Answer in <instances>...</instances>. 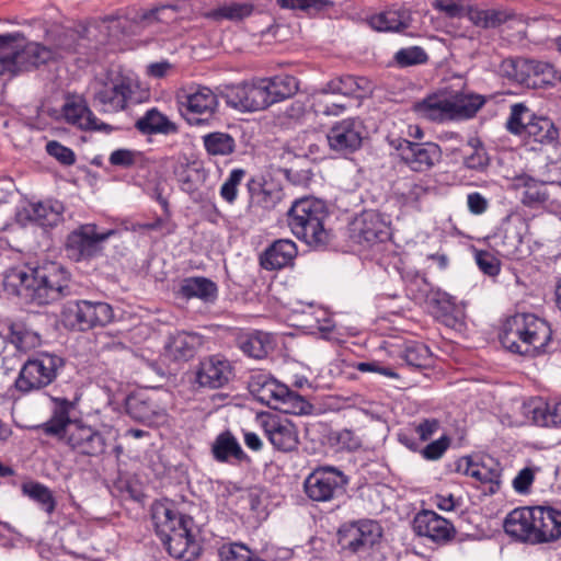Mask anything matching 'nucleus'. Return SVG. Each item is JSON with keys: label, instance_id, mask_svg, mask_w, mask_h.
<instances>
[{"label": "nucleus", "instance_id": "obj_1", "mask_svg": "<svg viewBox=\"0 0 561 561\" xmlns=\"http://www.w3.org/2000/svg\"><path fill=\"white\" fill-rule=\"evenodd\" d=\"M51 403L50 417L38 426L45 435L56 438L80 456L100 457L105 453V436L95 427L71 417L76 400L53 397Z\"/></svg>", "mask_w": 561, "mask_h": 561}, {"label": "nucleus", "instance_id": "obj_2", "mask_svg": "<svg viewBox=\"0 0 561 561\" xmlns=\"http://www.w3.org/2000/svg\"><path fill=\"white\" fill-rule=\"evenodd\" d=\"M9 293L26 301L47 305L69 294V277L58 264L49 263L37 267H15L4 276Z\"/></svg>", "mask_w": 561, "mask_h": 561}, {"label": "nucleus", "instance_id": "obj_3", "mask_svg": "<svg viewBox=\"0 0 561 561\" xmlns=\"http://www.w3.org/2000/svg\"><path fill=\"white\" fill-rule=\"evenodd\" d=\"M500 342L508 352L536 357L552 352L557 343L550 324L534 313H515L502 325Z\"/></svg>", "mask_w": 561, "mask_h": 561}, {"label": "nucleus", "instance_id": "obj_4", "mask_svg": "<svg viewBox=\"0 0 561 561\" xmlns=\"http://www.w3.org/2000/svg\"><path fill=\"white\" fill-rule=\"evenodd\" d=\"M151 519L170 556L184 561L198 557L201 548L192 531V517L181 514L173 503L160 501L151 506Z\"/></svg>", "mask_w": 561, "mask_h": 561}, {"label": "nucleus", "instance_id": "obj_5", "mask_svg": "<svg viewBox=\"0 0 561 561\" xmlns=\"http://www.w3.org/2000/svg\"><path fill=\"white\" fill-rule=\"evenodd\" d=\"M23 41L21 32L0 34V78L10 80L53 59L49 48Z\"/></svg>", "mask_w": 561, "mask_h": 561}, {"label": "nucleus", "instance_id": "obj_6", "mask_svg": "<svg viewBox=\"0 0 561 561\" xmlns=\"http://www.w3.org/2000/svg\"><path fill=\"white\" fill-rule=\"evenodd\" d=\"M287 215L288 226L298 239L313 248H324L329 243L331 232L325 228L329 213L321 201L298 199L291 205Z\"/></svg>", "mask_w": 561, "mask_h": 561}, {"label": "nucleus", "instance_id": "obj_7", "mask_svg": "<svg viewBox=\"0 0 561 561\" xmlns=\"http://www.w3.org/2000/svg\"><path fill=\"white\" fill-rule=\"evenodd\" d=\"M65 365L64 359L55 354L39 352L23 364L15 379V388L20 392L28 393L50 385Z\"/></svg>", "mask_w": 561, "mask_h": 561}, {"label": "nucleus", "instance_id": "obj_8", "mask_svg": "<svg viewBox=\"0 0 561 561\" xmlns=\"http://www.w3.org/2000/svg\"><path fill=\"white\" fill-rule=\"evenodd\" d=\"M176 103L181 115L191 126L207 124L218 106L216 94L207 87L179 92Z\"/></svg>", "mask_w": 561, "mask_h": 561}, {"label": "nucleus", "instance_id": "obj_9", "mask_svg": "<svg viewBox=\"0 0 561 561\" xmlns=\"http://www.w3.org/2000/svg\"><path fill=\"white\" fill-rule=\"evenodd\" d=\"M62 314L70 327L80 331L104 327L114 319V310L110 304L83 299L69 302Z\"/></svg>", "mask_w": 561, "mask_h": 561}, {"label": "nucleus", "instance_id": "obj_10", "mask_svg": "<svg viewBox=\"0 0 561 561\" xmlns=\"http://www.w3.org/2000/svg\"><path fill=\"white\" fill-rule=\"evenodd\" d=\"M347 477L335 467L316 468L304 482L307 496L316 502H328L345 491Z\"/></svg>", "mask_w": 561, "mask_h": 561}, {"label": "nucleus", "instance_id": "obj_11", "mask_svg": "<svg viewBox=\"0 0 561 561\" xmlns=\"http://www.w3.org/2000/svg\"><path fill=\"white\" fill-rule=\"evenodd\" d=\"M115 233L113 229L99 232L94 224L82 225L68 234L67 255L77 262L92 259L101 253L102 243Z\"/></svg>", "mask_w": 561, "mask_h": 561}, {"label": "nucleus", "instance_id": "obj_12", "mask_svg": "<svg viewBox=\"0 0 561 561\" xmlns=\"http://www.w3.org/2000/svg\"><path fill=\"white\" fill-rule=\"evenodd\" d=\"M136 87L134 79L127 76L111 77L98 83L94 101L103 112L117 113L127 107Z\"/></svg>", "mask_w": 561, "mask_h": 561}, {"label": "nucleus", "instance_id": "obj_13", "mask_svg": "<svg viewBox=\"0 0 561 561\" xmlns=\"http://www.w3.org/2000/svg\"><path fill=\"white\" fill-rule=\"evenodd\" d=\"M381 535L382 529L377 522L362 519L342 525L337 531V542L343 550L358 553L371 549Z\"/></svg>", "mask_w": 561, "mask_h": 561}, {"label": "nucleus", "instance_id": "obj_14", "mask_svg": "<svg viewBox=\"0 0 561 561\" xmlns=\"http://www.w3.org/2000/svg\"><path fill=\"white\" fill-rule=\"evenodd\" d=\"M389 144L414 172L430 170L440 158V149L433 142L419 144L404 138H393Z\"/></svg>", "mask_w": 561, "mask_h": 561}, {"label": "nucleus", "instance_id": "obj_15", "mask_svg": "<svg viewBox=\"0 0 561 561\" xmlns=\"http://www.w3.org/2000/svg\"><path fill=\"white\" fill-rule=\"evenodd\" d=\"M458 471H462L485 485V492L494 494L501 485L502 467L489 455L466 456L458 459Z\"/></svg>", "mask_w": 561, "mask_h": 561}, {"label": "nucleus", "instance_id": "obj_16", "mask_svg": "<svg viewBox=\"0 0 561 561\" xmlns=\"http://www.w3.org/2000/svg\"><path fill=\"white\" fill-rule=\"evenodd\" d=\"M415 113L431 122L444 123L456 119V90L453 87L438 89L415 103Z\"/></svg>", "mask_w": 561, "mask_h": 561}, {"label": "nucleus", "instance_id": "obj_17", "mask_svg": "<svg viewBox=\"0 0 561 561\" xmlns=\"http://www.w3.org/2000/svg\"><path fill=\"white\" fill-rule=\"evenodd\" d=\"M226 102L243 112L261 111L270 106L262 78L227 88Z\"/></svg>", "mask_w": 561, "mask_h": 561}, {"label": "nucleus", "instance_id": "obj_18", "mask_svg": "<svg viewBox=\"0 0 561 561\" xmlns=\"http://www.w3.org/2000/svg\"><path fill=\"white\" fill-rule=\"evenodd\" d=\"M363 131V124L357 119L337 122L327 134L329 147L337 154L346 157L362 147Z\"/></svg>", "mask_w": 561, "mask_h": 561}, {"label": "nucleus", "instance_id": "obj_19", "mask_svg": "<svg viewBox=\"0 0 561 561\" xmlns=\"http://www.w3.org/2000/svg\"><path fill=\"white\" fill-rule=\"evenodd\" d=\"M262 427L264 435L276 450L290 453L298 448V428L290 420L268 415L262 421Z\"/></svg>", "mask_w": 561, "mask_h": 561}, {"label": "nucleus", "instance_id": "obj_20", "mask_svg": "<svg viewBox=\"0 0 561 561\" xmlns=\"http://www.w3.org/2000/svg\"><path fill=\"white\" fill-rule=\"evenodd\" d=\"M353 238L359 244L371 247L389 238V226L375 210L363 211L353 224Z\"/></svg>", "mask_w": 561, "mask_h": 561}, {"label": "nucleus", "instance_id": "obj_21", "mask_svg": "<svg viewBox=\"0 0 561 561\" xmlns=\"http://www.w3.org/2000/svg\"><path fill=\"white\" fill-rule=\"evenodd\" d=\"M248 388L251 394L261 403L277 409L282 405V397L287 394V386L276 380L271 374L255 371L251 374Z\"/></svg>", "mask_w": 561, "mask_h": 561}, {"label": "nucleus", "instance_id": "obj_22", "mask_svg": "<svg viewBox=\"0 0 561 561\" xmlns=\"http://www.w3.org/2000/svg\"><path fill=\"white\" fill-rule=\"evenodd\" d=\"M232 376L231 363L221 355H211L201 360L196 370V382L201 387L218 389Z\"/></svg>", "mask_w": 561, "mask_h": 561}, {"label": "nucleus", "instance_id": "obj_23", "mask_svg": "<svg viewBox=\"0 0 561 561\" xmlns=\"http://www.w3.org/2000/svg\"><path fill=\"white\" fill-rule=\"evenodd\" d=\"M412 527L417 536L426 537L434 542H447L454 531L449 520L430 510L419 512L413 518Z\"/></svg>", "mask_w": 561, "mask_h": 561}, {"label": "nucleus", "instance_id": "obj_24", "mask_svg": "<svg viewBox=\"0 0 561 561\" xmlns=\"http://www.w3.org/2000/svg\"><path fill=\"white\" fill-rule=\"evenodd\" d=\"M62 115L69 124L84 130H102L111 128L99 119L89 108L87 101L80 95H68L62 106Z\"/></svg>", "mask_w": 561, "mask_h": 561}, {"label": "nucleus", "instance_id": "obj_25", "mask_svg": "<svg viewBox=\"0 0 561 561\" xmlns=\"http://www.w3.org/2000/svg\"><path fill=\"white\" fill-rule=\"evenodd\" d=\"M525 230L526 225L522 219L504 222L500 232L493 238L499 254L507 259H520Z\"/></svg>", "mask_w": 561, "mask_h": 561}, {"label": "nucleus", "instance_id": "obj_26", "mask_svg": "<svg viewBox=\"0 0 561 561\" xmlns=\"http://www.w3.org/2000/svg\"><path fill=\"white\" fill-rule=\"evenodd\" d=\"M205 344L204 335L197 332L178 331L168 337L165 355L174 360H188Z\"/></svg>", "mask_w": 561, "mask_h": 561}, {"label": "nucleus", "instance_id": "obj_27", "mask_svg": "<svg viewBox=\"0 0 561 561\" xmlns=\"http://www.w3.org/2000/svg\"><path fill=\"white\" fill-rule=\"evenodd\" d=\"M536 528V506L513 510L504 522V529L511 537L534 545Z\"/></svg>", "mask_w": 561, "mask_h": 561}, {"label": "nucleus", "instance_id": "obj_28", "mask_svg": "<svg viewBox=\"0 0 561 561\" xmlns=\"http://www.w3.org/2000/svg\"><path fill=\"white\" fill-rule=\"evenodd\" d=\"M561 537V511L552 507L536 506V528L534 545L552 542Z\"/></svg>", "mask_w": 561, "mask_h": 561}, {"label": "nucleus", "instance_id": "obj_29", "mask_svg": "<svg viewBox=\"0 0 561 561\" xmlns=\"http://www.w3.org/2000/svg\"><path fill=\"white\" fill-rule=\"evenodd\" d=\"M178 21V10L171 5H160L138 12L135 23L142 30H151L156 34L169 31L171 24Z\"/></svg>", "mask_w": 561, "mask_h": 561}, {"label": "nucleus", "instance_id": "obj_30", "mask_svg": "<svg viewBox=\"0 0 561 561\" xmlns=\"http://www.w3.org/2000/svg\"><path fill=\"white\" fill-rule=\"evenodd\" d=\"M176 296L185 300L199 299L204 304H214L218 297V286L207 277L191 276L181 280Z\"/></svg>", "mask_w": 561, "mask_h": 561}, {"label": "nucleus", "instance_id": "obj_31", "mask_svg": "<svg viewBox=\"0 0 561 561\" xmlns=\"http://www.w3.org/2000/svg\"><path fill=\"white\" fill-rule=\"evenodd\" d=\"M296 256V243L289 239H279L261 254L260 265L267 271L280 270L291 265Z\"/></svg>", "mask_w": 561, "mask_h": 561}, {"label": "nucleus", "instance_id": "obj_32", "mask_svg": "<svg viewBox=\"0 0 561 561\" xmlns=\"http://www.w3.org/2000/svg\"><path fill=\"white\" fill-rule=\"evenodd\" d=\"M525 414L536 425L543 427H561V401H546L536 398L525 405Z\"/></svg>", "mask_w": 561, "mask_h": 561}, {"label": "nucleus", "instance_id": "obj_33", "mask_svg": "<svg viewBox=\"0 0 561 561\" xmlns=\"http://www.w3.org/2000/svg\"><path fill=\"white\" fill-rule=\"evenodd\" d=\"M24 213L30 221L43 228H53L64 219V205L54 199L30 203L24 207Z\"/></svg>", "mask_w": 561, "mask_h": 561}, {"label": "nucleus", "instance_id": "obj_34", "mask_svg": "<svg viewBox=\"0 0 561 561\" xmlns=\"http://www.w3.org/2000/svg\"><path fill=\"white\" fill-rule=\"evenodd\" d=\"M373 91V83L366 77L342 76L329 81L322 89L323 93L342 94L355 99H364Z\"/></svg>", "mask_w": 561, "mask_h": 561}, {"label": "nucleus", "instance_id": "obj_35", "mask_svg": "<svg viewBox=\"0 0 561 561\" xmlns=\"http://www.w3.org/2000/svg\"><path fill=\"white\" fill-rule=\"evenodd\" d=\"M250 207L270 211L283 199V191L273 183L260 182L254 179L248 182Z\"/></svg>", "mask_w": 561, "mask_h": 561}, {"label": "nucleus", "instance_id": "obj_36", "mask_svg": "<svg viewBox=\"0 0 561 561\" xmlns=\"http://www.w3.org/2000/svg\"><path fill=\"white\" fill-rule=\"evenodd\" d=\"M546 65L530 59L507 58L501 62L500 72L503 77L517 83H528L531 76L543 72Z\"/></svg>", "mask_w": 561, "mask_h": 561}, {"label": "nucleus", "instance_id": "obj_37", "mask_svg": "<svg viewBox=\"0 0 561 561\" xmlns=\"http://www.w3.org/2000/svg\"><path fill=\"white\" fill-rule=\"evenodd\" d=\"M211 455L218 462H228L231 458L239 462L250 461L241 445L231 432L220 433L211 445Z\"/></svg>", "mask_w": 561, "mask_h": 561}, {"label": "nucleus", "instance_id": "obj_38", "mask_svg": "<svg viewBox=\"0 0 561 561\" xmlns=\"http://www.w3.org/2000/svg\"><path fill=\"white\" fill-rule=\"evenodd\" d=\"M262 83L268 96L270 105L294 96L299 90L298 80L289 75L262 78Z\"/></svg>", "mask_w": 561, "mask_h": 561}, {"label": "nucleus", "instance_id": "obj_39", "mask_svg": "<svg viewBox=\"0 0 561 561\" xmlns=\"http://www.w3.org/2000/svg\"><path fill=\"white\" fill-rule=\"evenodd\" d=\"M135 127L142 135H172L179 131V127L157 108L148 110L144 116L137 119Z\"/></svg>", "mask_w": 561, "mask_h": 561}, {"label": "nucleus", "instance_id": "obj_40", "mask_svg": "<svg viewBox=\"0 0 561 561\" xmlns=\"http://www.w3.org/2000/svg\"><path fill=\"white\" fill-rule=\"evenodd\" d=\"M368 24L378 32H401L410 24L408 10L390 9L369 18Z\"/></svg>", "mask_w": 561, "mask_h": 561}, {"label": "nucleus", "instance_id": "obj_41", "mask_svg": "<svg viewBox=\"0 0 561 561\" xmlns=\"http://www.w3.org/2000/svg\"><path fill=\"white\" fill-rule=\"evenodd\" d=\"M465 16L476 25L489 28L497 27L502 23L506 22L511 18V13L505 10L497 9L479 10L469 8L463 10L458 5V19Z\"/></svg>", "mask_w": 561, "mask_h": 561}, {"label": "nucleus", "instance_id": "obj_42", "mask_svg": "<svg viewBox=\"0 0 561 561\" xmlns=\"http://www.w3.org/2000/svg\"><path fill=\"white\" fill-rule=\"evenodd\" d=\"M240 350L250 357L264 358L273 350L272 336L262 331H255L239 337Z\"/></svg>", "mask_w": 561, "mask_h": 561}, {"label": "nucleus", "instance_id": "obj_43", "mask_svg": "<svg viewBox=\"0 0 561 561\" xmlns=\"http://www.w3.org/2000/svg\"><path fill=\"white\" fill-rule=\"evenodd\" d=\"M127 414L138 422H152L158 413V405L145 393H131L125 403Z\"/></svg>", "mask_w": 561, "mask_h": 561}, {"label": "nucleus", "instance_id": "obj_44", "mask_svg": "<svg viewBox=\"0 0 561 561\" xmlns=\"http://www.w3.org/2000/svg\"><path fill=\"white\" fill-rule=\"evenodd\" d=\"M524 135L539 144H552L558 139L559 131L550 118L533 113L527 121Z\"/></svg>", "mask_w": 561, "mask_h": 561}, {"label": "nucleus", "instance_id": "obj_45", "mask_svg": "<svg viewBox=\"0 0 561 561\" xmlns=\"http://www.w3.org/2000/svg\"><path fill=\"white\" fill-rule=\"evenodd\" d=\"M206 179V171L195 164L185 165L178 173L180 188L194 199L201 196L199 190L204 185Z\"/></svg>", "mask_w": 561, "mask_h": 561}, {"label": "nucleus", "instance_id": "obj_46", "mask_svg": "<svg viewBox=\"0 0 561 561\" xmlns=\"http://www.w3.org/2000/svg\"><path fill=\"white\" fill-rule=\"evenodd\" d=\"M401 358L408 366L416 369L428 368L433 364L430 348L425 344L415 341L405 343Z\"/></svg>", "mask_w": 561, "mask_h": 561}, {"label": "nucleus", "instance_id": "obj_47", "mask_svg": "<svg viewBox=\"0 0 561 561\" xmlns=\"http://www.w3.org/2000/svg\"><path fill=\"white\" fill-rule=\"evenodd\" d=\"M206 152L210 156H229L234 152L237 144L234 138L222 131H214L202 137Z\"/></svg>", "mask_w": 561, "mask_h": 561}, {"label": "nucleus", "instance_id": "obj_48", "mask_svg": "<svg viewBox=\"0 0 561 561\" xmlns=\"http://www.w3.org/2000/svg\"><path fill=\"white\" fill-rule=\"evenodd\" d=\"M95 345L99 355L105 359H111L112 355L114 357L123 356L130 352L122 335H113L107 332H102L96 336Z\"/></svg>", "mask_w": 561, "mask_h": 561}, {"label": "nucleus", "instance_id": "obj_49", "mask_svg": "<svg viewBox=\"0 0 561 561\" xmlns=\"http://www.w3.org/2000/svg\"><path fill=\"white\" fill-rule=\"evenodd\" d=\"M7 337L16 350L22 352H27L39 344V335L26 329L22 323H10Z\"/></svg>", "mask_w": 561, "mask_h": 561}, {"label": "nucleus", "instance_id": "obj_50", "mask_svg": "<svg viewBox=\"0 0 561 561\" xmlns=\"http://www.w3.org/2000/svg\"><path fill=\"white\" fill-rule=\"evenodd\" d=\"M484 95L471 91H458L457 115L458 119H469L476 116L478 111L485 104Z\"/></svg>", "mask_w": 561, "mask_h": 561}, {"label": "nucleus", "instance_id": "obj_51", "mask_svg": "<svg viewBox=\"0 0 561 561\" xmlns=\"http://www.w3.org/2000/svg\"><path fill=\"white\" fill-rule=\"evenodd\" d=\"M254 5L251 2H229L213 10L209 14L214 20L240 21L253 13Z\"/></svg>", "mask_w": 561, "mask_h": 561}, {"label": "nucleus", "instance_id": "obj_52", "mask_svg": "<svg viewBox=\"0 0 561 561\" xmlns=\"http://www.w3.org/2000/svg\"><path fill=\"white\" fill-rule=\"evenodd\" d=\"M435 302L434 314L436 319L447 328L456 327V306L453 297L446 293L437 291L433 297Z\"/></svg>", "mask_w": 561, "mask_h": 561}, {"label": "nucleus", "instance_id": "obj_53", "mask_svg": "<svg viewBox=\"0 0 561 561\" xmlns=\"http://www.w3.org/2000/svg\"><path fill=\"white\" fill-rule=\"evenodd\" d=\"M523 181V195L522 203L528 207H537L545 204L549 195L542 182H539L533 178H520Z\"/></svg>", "mask_w": 561, "mask_h": 561}, {"label": "nucleus", "instance_id": "obj_54", "mask_svg": "<svg viewBox=\"0 0 561 561\" xmlns=\"http://www.w3.org/2000/svg\"><path fill=\"white\" fill-rule=\"evenodd\" d=\"M427 191V187L421 182L404 180L398 184L396 193L403 205L417 207L420 201L426 196Z\"/></svg>", "mask_w": 561, "mask_h": 561}, {"label": "nucleus", "instance_id": "obj_55", "mask_svg": "<svg viewBox=\"0 0 561 561\" xmlns=\"http://www.w3.org/2000/svg\"><path fill=\"white\" fill-rule=\"evenodd\" d=\"M23 491L35 501L43 511L51 514L56 508V500L51 491L42 483H31L23 486Z\"/></svg>", "mask_w": 561, "mask_h": 561}, {"label": "nucleus", "instance_id": "obj_56", "mask_svg": "<svg viewBox=\"0 0 561 561\" xmlns=\"http://www.w3.org/2000/svg\"><path fill=\"white\" fill-rule=\"evenodd\" d=\"M530 110L523 103H516L511 106V114L506 122V128L510 133L523 136L526 130L527 121L531 117Z\"/></svg>", "mask_w": 561, "mask_h": 561}, {"label": "nucleus", "instance_id": "obj_57", "mask_svg": "<svg viewBox=\"0 0 561 561\" xmlns=\"http://www.w3.org/2000/svg\"><path fill=\"white\" fill-rule=\"evenodd\" d=\"M220 561H264L243 543L232 542L224 545L218 550Z\"/></svg>", "mask_w": 561, "mask_h": 561}, {"label": "nucleus", "instance_id": "obj_58", "mask_svg": "<svg viewBox=\"0 0 561 561\" xmlns=\"http://www.w3.org/2000/svg\"><path fill=\"white\" fill-rule=\"evenodd\" d=\"M393 60L399 67L405 68L426 64L428 60V55L420 46H410L399 49L394 54Z\"/></svg>", "mask_w": 561, "mask_h": 561}, {"label": "nucleus", "instance_id": "obj_59", "mask_svg": "<svg viewBox=\"0 0 561 561\" xmlns=\"http://www.w3.org/2000/svg\"><path fill=\"white\" fill-rule=\"evenodd\" d=\"M463 153V163L467 169L482 171L488 164V157L482 147H478L476 144H468L467 150H461Z\"/></svg>", "mask_w": 561, "mask_h": 561}, {"label": "nucleus", "instance_id": "obj_60", "mask_svg": "<svg viewBox=\"0 0 561 561\" xmlns=\"http://www.w3.org/2000/svg\"><path fill=\"white\" fill-rule=\"evenodd\" d=\"M276 3L286 10L322 11L332 4L329 0H276Z\"/></svg>", "mask_w": 561, "mask_h": 561}, {"label": "nucleus", "instance_id": "obj_61", "mask_svg": "<svg viewBox=\"0 0 561 561\" xmlns=\"http://www.w3.org/2000/svg\"><path fill=\"white\" fill-rule=\"evenodd\" d=\"M245 175L243 169H233L228 179L220 187V196L228 203L232 204L237 199L238 186Z\"/></svg>", "mask_w": 561, "mask_h": 561}, {"label": "nucleus", "instance_id": "obj_62", "mask_svg": "<svg viewBox=\"0 0 561 561\" xmlns=\"http://www.w3.org/2000/svg\"><path fill=\"white\" fill-rule=\"evenodd\" d=\"M279 401H282V405L277 407L276 410L285 413L300 414L305 412L308 405L307 401L300 394L291 391L288 387L287 394L284 393Z\"/></svg>", "mask_w": 561, "mask_h": 561}, {"label": "nucleus", "instance_id": "obj_63", "mask_svg": "<svg viewBox=\"0 0 561 561\" xmlns=\"http://www.w3.org/2000/svg\"><path fill=\"white\" fill-rule=\"evenodd\" d=\"M474 260L479 268L488 276L494 277L500 274L501 262L488 251H476Z\"/></svg>", "mask_w": 561, "mask_h": 561}, {"label": "nucleus", "instance_id": "obj_64", "mask_svg": "<svg viewBox=\"0 0 561 561\" xmlns=\"http://www.w3.org/2000/svg\"><path fill=\"white\" fill-rule=\"evenodd\" d=\"M46 152L64 165H72L76 162L73 150L57 140H50L46 144Z\"/></svg>", "mask_w": 561, "mask_h": 561}]
</instances>
